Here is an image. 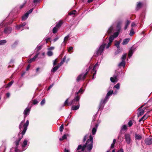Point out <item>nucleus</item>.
<instances>
[{"instance_id":"1","label":"nucleus","mask_w":152,"mask_h":152,"mask_svg":"<svg viewBox=\"0 0 152 152\" xmlns=\"http://www.w3.org/2000/svg\"><path fill=\"white\" fill-rule=\"evenodd\" d=\"M118 35V32H115L113 35H111L108 38L109 42L107 44L106 43H103L99 47V49L94 53V56H97L100 55L103 52L105 48H108L111 45L112 42L114 40L115 38L117 37Z\"/></svg>"},{"instance_id":"2","label":"nucleus","mask_w":152,"mask_h":152,"mask_svg":"<svg viewBox=\"0 0 152 152\" xmlns=\"http://www.w3.org/2000/svg\"><path fill=\"white\" fill-rule=\"evenodd\" d=\"M93 137L91 135L89 136V139H88L85 145H79L76 150V152H82L84 151L86 148H87L88 150L90 151L92 148L93 144Z\"/></svg>"},{"instance_id":"3","label":"nucleus","mask_w":152,"mask_h":152,"mask_svg":"<svg viewBox=\"0 0 152 152\" xmlns=\"http://www.w3.org/2000/svg\"><path fill=\"white\" fill-rule=\"evenodd\" d=\"M24 121V120L22 121L20 123L19 127L20 130H21V129L22 128V127L23 126L24 128L23 131H22L21 133L20 134H18L19 136L20 137L19 138L18 140H16L15 141L16 147L15 148V152H18V146L19 144V142L21 140V139L23 137V135L25 134L27 129V127L28 125L29 124V121L28 120H27L26 122V123L23 125V123Z\"/></svg>"},{"instance_id":"4","label":"nucleus","mask_w":152,"mask_h":152,"mask_svg":"<svg viewBox=\"0 0 152 152\" xmlns=\"http://www.w3.org/2000/svg\"><path fill=\"white\" fill-rule=\"evenodd\" d=\"M118 92L117 91H115L113 93V91H110L108 92L107 95L105 98L103 99H102L100 103L99 106V110H102L104 107V104L107 102L108 99L109 98V96L113 94L115 95Z\"/></svg>"},{"instance_id":"5","label":"nucleus","mask_w":152,"mask_h":152,"mask_svg":"<svg viewBox=\"0 0 152 152\" xmlns=\"http://www.w3.org/2000/svg\"><path fill=\"white\" fill-rule=\"evenodd\" d=\"M80 99V97L78 95H76L75 98L74 99H73L71 102L69 103L68 102L69 98L67 99L65 101L64 104L63 105V106H70L74 104H78L79 102V101Z\"/></svg>"},{"instance_id":"6","label":"nucleus","mask_w":152,"mask_h":152,"mask_svg":"<svg viewBox=\"0 0 152 152\" xmlns=\"http://www.w3.org/2000/svg\"><path fill=\"white\" fill-rule=\"evenodd\" d=\"M88 70L86 72L85 74L82 73L79 75L77 77V81H79L80 80H84L86 77V76L88 74Z\"/></svg>"},{"instance_id":"7","label":"nucleus","mask_w":152,"mask_h":152,"mask_svg":"<svg viewBox=\"0 0 152 152\" xmlns=\"http://www.w3.org/2000/svg\"><path fill=\"white\" fill-rule=\"evenodd\" d=\"M124 138L126 142L128 144H130L131 142V135L129 134H126L124 135Z\"/></svg>"},{"instance_id":"8","label":"nucleus","mask_w":152,"mask_h":152,"mask_svg":"<svg viewBox=\"0 0 152 152\" xmlns=\"http://www.w3.org/2000/svg\"><path fill=\"white\" fill-rule=\"evenodd\" d=\"M100 64V62L99 63L98 62H97L94 65V68H93V69L92 70V73H93V72H94L93 73V76L92 77V79H94V77L96 76V69L97 67H98L99 66V64Z\"/></svg>"},{"instance_id":"9","label":"nucleus","mask_w":152,"mask_h":152,"mask_svg":"<svg viewBox=\"0 0 152 152\" xmlns=\"http://www.w3.org/2000/svg\"><path fill=\"white\" fill-rule=\"evenodd\" d=\"M143 105L142 106L140 107L138 109V110L139 111L137 113L138 116V117H140L144 113L145 110V107H144L142 109H141V107H142L143 106Z\"/></svg>"},{"instance_id":"10","label":"nucleus","mask_w":152,"mask_h":152,"mask_svg":"<svg viewBox=\"0 0 152 152\" xmlns=\"http://www.w3.org/2000/svg\"><path fill=\"white\" fill-rule=\"evenodd\" d=\"M136 48L132 47L129 51L128 56L130 58L132 56L133 53L135 51Z\"/></svg>"},{"instance_id":"11","label":"nucleus","mask_w":152,"mask_h":152,"mask_svg":"<svg viewBox=\"0 0 152 152\" xmlns=\"http://www.w3.org/2000/svg\"><path fill=\"white\" fill-rule=\"evenodd\" d=\"M12 30V28L10 27H6L4 29V32L5 34H8L11 32Z\"/></svg>"},{"instance_id":"12","label":"nucleus","mask_w":152,"mask_h":152,"mask_svg":"<svg viewBox=\"0 0 152 152\" xmlns=\"http://www.w3.org/2000/svg\"><path fill=\"white\" fill-rule=\"evenodd\" d=\"M119 42H118L117 41H115V45L117 48V50L115 52L116 54L118 53L120 51Z\"/></svg>"},{"instance_id":"13","label":"nucleus","mask_w":152,"mask_h":152,"mask_svg":"<svg viewBox=\"0 0 152 152\" xmlns=\"http://www.w3.org/2000/svg\"><path fill=\"white\" fill-rule=\"evenodd\" d=\"M145 142L147 145H150L152 144V138H148L145 140Z\"/></svg>"},{"instance_id":"14","label":"nucleus","mask_w":152,"mask_h":152,"mask_svg":"<svg viewBox=\"0 0 152 152\" xmlns=\"http://www.w3.org/2000/svg\"><path fill=\"white\" fill-rule=\"evenodd\" d=\"M27 140H25L23 141V143L21 145V147L22 148V151L25 150L26 148V146L27 145Z\"/></svg>"},{"instance_id":"15","label":"nucleus","mask_w":152,"mask_h":152,"mask_svg":"<svg viewBox=\"0 0 152 152\" xmlns=\"http://www.w3.org/2000/svg\"><path fill=\"white\" fill-rule=\"evenodd\" d=\"M110 80L111 82L113 83L117 82L118 80V76L116 75H114L113 77H110Z\"/></svg>"},{"instance_id":"16","label":"nucleus","mask_w":152,"mask_h":152,"mask_svg":"<svg viewBox=\"0 0 152 152\" xmlns=\"http://www.w3.org/2000/svg\"><path fill=\"white\" fill-rule=\"evenodd\" d=\"M30 109L26 108L24 110L23 112L24 116V118H26L27 115L29 114Z\"/></svg>"},{"instance_id":"17","label":"nucleus","mask_w":152,"mask_h":152,"mask_svg":"<svg viewBox=\"0 0 152 152\" xmlns=\"http://www.w3.org/2000/svg\"><path fill=\"white\" fill-rule=\"evenodd\" d=\"M116 30L115 29V26H112L110 27L107 31V33L110 34L113 33Z\"/></svg>"},{"instance_id":"18","label":"nucleus","mask_w":152,"mask_h":152,"mask_svg":"<svg viewBox=\"0 0 152 152\" xmlns=\"http://www.w3.org/2000/svg\"><path fill=\"white\" fill-rule=\"evenodd\" d=\"M142 136L141 134H135V139L136 140H140L142 139Z\"/></svg>"},{"instance_id":"19","label":"nucleus","mask_w":152,"mask_h":152,"mask_svg":"<svg viewBox=\"0 0 152 152\" xmlns=\"http://www.w3.org/2000/svg\"><path fill=\"white\" fill-rule=\"evenodd\" d=\"M94 127L92 129V132L93 135H94L96 132L97 128L98 126V124H96L95 125H94Z\"/></svg>"},{"instance_id":"20","label":"nucleus","mask_w":152,"mask_h":152,"mask_svg":"<svg viewBox=\"0 0 152 152\" xmlns=\"http://www.w3.org/2000/svg\"><path fill=\"white\" fill-rule=\"evenodd\" d=\"M97 117V115H95L93 116V119L91 124V126H94V125H95L96 124H97L96 122H94L96 120V118Z\"/></svg>"},{"instance_id":"21","label":"nucleus","mask_w":152,"mask_h":152,"mask_svg":"<svg viewBox=\"0 0 152 152\" xmlns=\"http://www.w3.org/2000/svg\"><path fill=\"white\" fill-rule=\"evenodd\" d=\"M26 23L25 22H24L21 24H20L19 25L17 26H16L15 28L17 29H20L22 27H23L25 26L26 25Z\"/></svg>"},{"instance_id":"22","label":"nucleus","mask_w":152,"mask_h":152,"mask_svg":"<svg viewBox=\"0 0 152 152\" xmlns=\"http://www.w3.org/2000/svg\"><path fill=\"white\" fill-rule=\"evenodd\" d=\"M39 55V53H37L34 56L33 58H31L30 59V60H29L28 61V62L29 63H30L34 61H35V59Z\"/></svg>"},{"instance_id":"23","label":"nucleus","mask_w":152,"mask_h":152,"mask_svg":"<svg viewBox=\"0 0 152 152\" xmlns=\"http://www.w3.org/2000/svg\"><path fill=\"white\" fill-rule=\"evenodd\" d=\"M130 39L129 38L124 39L122 43V44L123 45H125L127 44L129 42Z\"/></svg>"},{"instance_id":"24","label":"nucleus","mask_w":152,"mask_h":152,"mask_svg":"<svg viewBox=\"0 0 152 152\" xmlns=\"http://www.w3.org/2000/svg\"><path fill=\"white\" fill-rule=\"evenodd\" d=\"M121 24L120 23H118L117 26L116 31H117L116 32H118V34L120 32V30H121Z\"/></svg>"},{"instance_id":"25","label":"nucleus","mask_w":152,"mask_h":152,"mask_svg":"<svg viewBox=\"0 0 152 152\" xmlns=\"http://www.w3.org/2000/svg\"><path fill=\"white\" fill-rule=\"evenodd\" d=\"M148 117V115L147 114L145 115L143 117H142L139 120V122H140L142 121H144L146 120Z\"/></svg>"},{"instance_id":"26","label":"nucleus","mask_w":152,"mask_h":152,"mask_svg":"<svg viewBox=\"0 0 152 152\" xmlns=\"http://www.w3.org/2000/svg\"><path fill=\"white\" fill-rule=\"evenodd\" d=\"M79 103H78L77 106H72V109L73 110H77L79 108Z\"/></svg>"},{"instance_id":"27","label":"nucleus","mask_w":152,"mask_h":152,"mask_svg":"<svg viewBox=\"0 0 152 152\" xmlns=\"http://www.w3.org/2000/svg\"><path fill=\"white\" fill-rule=\"evenodd\" d=\"M60 67V66L58 65V66L54 67L52 70V71L54 73Z\"/></svg>"},{"instance_id":"28","label":"nucleus","mask_w":152,"mask_h":152,"mask_svg":"<svg viewBox=\"0 0 152 152\" xmlns=\"http://www.w3.org/2000/svg\"><path fill=\"white\" fill-rule=\"evenodd\" d=\"M28 16V14L26 13L22 16V20H25L27 18Z\"/></svg>"},{"instance_id":"29","label":"nucleus","mask_w":152,"mask_h":152,"mask_svg":"<svg viewBox=\"0 0 152 152\" xmlns=\"http://www.w3.org/2000/svg\"><path fill=\"white\" fill-rule=\"evenodd\" d=\"M125 65V61H122L119 63L118 64L119 67L121 66H124Z\"/></svg>"},{"instance_id":"30","label":"nucleus","mask_w":152,"mask_h":152,"mask_svg":"<svg viewBox=\"0 0 152 152\" xmlns=\"http://www.w3.org/2000/svg\"><path fill=\"white\" fill-rule=\"evenodd\" d=\"M66 58V56H65L63 58L62 60L60 62V63L59 64V65L60 66H61L62 65L64 62L65 61V60Z\"/></svg>"},{"instance_id":"31","label":"nucleus","mask_w":152,"mask_h":152,"mask_svg":"<svg viewBox=\"0 0 152 152\" xmlns=\"http://www.w3.org/2000/svg\"><path fill=\"white\" fill-rule=\"evenodd\" d=\"M130 21L129 20H127L126 22L125 26L124 27V29L126 30L128 27V26L129 25L130 23Z\"/></svg>"},{"instance_id":"32","label":"nucleus","mask_w":152,"mask_h":152,"mask_svg":"<svg viewBox=\"0 0 152 152\" xmlns=\"http://www.w3.org/2000/svg\"><path fill=\"white\" fill-rule=\"evenodd\" d=\"M14 82V81H11L9 83H8V84H7L6 85V88H9L10 87L11 85Z\"/></svg>"},{"instance_id":"33","label":"nucleus","mask_w":152,"mask_h":152,"mask_svg":"<svg viewBox=\"0 0 152 152\" xmlns=\"http://www.w3.org/2000/svg\"><path fill=\"white\" fill-rule=\"evenodd\" d=\"M7 42V41L5 39L0 41V45H3Z\"/></svg>"},{"instance_id":"34","label":"nucleus","mask_w":152,"mask_h":152,"mask_svg":"<svg viewBox=\"0 0 152 152\" xmlns=\"http://www.w3.org/2000/svg\"><path fill=\"white\" fill-rule=\"evenodd\" d=\"M70 36L69 34L67 35V36L65 37L64 39V40H65L66 42L68 40H69V37Z\"/></svg>"},{"instance_id":"35","label":"nucleus","mask_w":152,"mask_h":152,"mask_svg":"<svg viewBox=\"0 0 152 152\" xmlns=\"http://www.w3.org/2000/svg\"><path fill=\"white\" fill-rule=\"evenodd\" d=\"M116 140L115 139H114L113 140V143L112 144L111 146V148H113L114 147V145L116 142Z\"/></svg>"},{"instance_id":"36","label":"nucleus","mask_w":152,"mask_h":152,"mask_svg":"<svg viewBox=\"0 0 152 152\" xmlns=\"http://www.w3.org/2000/svg\"><path fill=\"white\" fill-rule=\"evenodd\" d=\"M126 54H123L121 58L122 61H125V59L126 58Z\"/></svg>"},{"instance_id":"37","label":"nucleus","mask_w":152,"mask_h":152,"mask_svg":"<svg viewBox=\"0 0 152 152\" xmlns=\"http://www.w3.org/2000/svg\"><path fill=\"white\" fill-rule=\"evenodd\" d=\"M67 138V135L66 134H64L62 137V138H60L59 140L61 141L63 140L64 139H66Z\"/></svg>"},{"instance_id":"38","label":"nucleus","mask_w":152,"mask_h":152,"mask_svg":"<svg viewBox=\"0 0 152 152\" xmlns=\"http://www.w3.org/2000/svg\"><path fill=\"white\" fill-rule=\"evenodd\" d=\"M120 84L119 83H118L117 84L114 86V87L116 88L117 90H118L120 88Z\"/></svg>"},{"instance_id":"39","label":"nucleus","mask_w":152,"mask_h":152,"mask_svg":"<svg viewBox=\"0 0 152 152\" xmlns=\"http://www.w3.org/2000/svg\"><path fill=\"white\" fill-rule=\"evenodd\" d=\"M62 23V21H60L59 22H58V23H57L56 26V27L57 28H59L61 26V25Z\"/></svg>"},{"instance_id":"40","label":"nucleus","mask_w":152,"mask_h":152,"mask_svg":"<svg viewBox=\"0 0 152 152\" xmlns=\"http://www.w3.org/2000/svg\"><path fill=\"white\" fill-rule=\"evenodd\" d=\"M47 55L49 56H51L53 55V53L50 51H48L47 52Z\"/></svg>"},{"instance_id":"41","label":"nucleus","mask_w":152,"mask_h":152,"mask_svg":"<svg viewBox=\"0 0 152 152\" xmlns=\"http://www.w3.org/2000/svg\"><path fill=\"white\" fill-rule=\"evenodd\" d=\"M134 34V32L133 30V28H132L130 30V33L129 34V35L131 36H132L133 35V34Z\"/></svg>"},{"instance_id":"42","label":"nucleus","mask_w":152,"mask_h":152,"mask_svg":"<svg viewBox=\"0 0 152 152\" xmlns=\"http://www.w3.org/2000/svg\"><path fill=\"white\" fill-rule=\"evenodd\" d=\"M142 5V4L140 2H137V9H139L140 8Z\"/></svg>"},{"instance_id":"43","label":"nucleus","mask_w":152,"mask_h":152,"mask_svg":"<svg viewBox=\"0 0 152 152\" xmlns=\"http://www.w3.org/2000/svg\"><path fill=\"white\" fill-rule=\"evenodd\" d=\"M76 12V11L75 10H73L69 13V15H75V14Z\"/></svg>"},{"instance_id":"44","label":"nucleus","mask_w":152,"mask_h":152,"mask_svg":"<svg viewBox=\"0 0 152 152\" xmlns=\"http://www.w3.org/2000/svg\"><path fill=\"white\" fill-rule=\"evenodd\" d=\"M58 31V28L56 27H54L53 29V33L54 34L56 33Z\"/></svg>"},{"instance_id":"45","label":"nucleus","mask_w":152,"mask_h":152,"mask_svg":"<svg viewBox=\"0 0 152 152\" xmlns=\"http://www.w3.org/2000/svg\"><path fill=\"white\" fill-rule=\"evenodd\" d=\"M18 41H16L12 45V46L13 48H14L16 46L18 45Z\"/></svg>"},{"instance_id":"46","label":"nucleus","mask_w":152,"mask_h":152,"mask_svg":"<svg viewBox=\"0 0 152 152\" xmlns=\"http://www.w3.org/2000/svg\"><path fill=\"white\" fill-rule=\"evenodd\" d=\"M127 129V126L126 125H123L121 128V130H125Z\"/></svg>"},{"instance_id":"47","label":"nucleus","mask_w":152,"mask_h":152,"mask_svg":"<svg viewBox=\"0 0 152 152\" xmlns=\"http://www.w3.org/2000/svg\"><path fill=\"white\" fill-rule=\"evenodd\" d=\"M67 42L65 40H64V41L62 43L61 45L62 47H65L66 45Z\"/></svg>"},{"instance_id":"48","label":"nucleus","mask_w":152,"mask_h":152,"mask_svg":"<svg viewBox=\"0 0 152 152\" xmlns=\"http://www.w3.org/2000/svg\"><path fill=\"white\" fill-rule=\"evenodd\" d=\"M64 129V126L63 124H62L61 125V126H60L59 128L60 131L61 132H62Z\"/></svg>"},{"instance_id":"49","label":"nucleus","mask_w":152,"mask_h":152,"mask_svg":"<svg viewBox=\"0 0 152 152\" xmlns=\"http://www.w3.org/2000/svg\"><path fill=\"white\" fill-rule=\"evenodd\" d=\"M133 124V123L132 122V121L131 120L129 121V122L128 123V125L129 127L131 126Z\"/></svg>"},{"instance_id":"50","label":"nucleus","mask_w":152,"mask_h":152,"mask_svg":"<svg viewBox=\"0 0 152 152\" xmlns=\"http://www.w3.org/2000/svg\"><path fill=\"white\" fill-rule=\"evenodd\" d=\"M45 99H43L41 101L40 104L41 105H43L45 103Z\"/></svg>"},{"instance_id":"51","label":"nucleus","mask_w":152,"mask_h":152,"mask_svg":"<svg viewBox=\"0 0 152 152\" xmlns=\"http://www.w3.org/2000/svg\"><path fill=\"white\" fill-rule=\"evenodd\" d=\"M26 2H27V1H24V3H23V4H22V5H21L20 6V9H22V8H23V7H24V5H25L26 4Z\"/></svg>"},{"instance_id":"52","label":"nucleus","mask_w":152,"mask_h":152,"mask_svg":"<svg viewBox=\"0 0 152 152\" xmlns=\"http://www.w3.org/2000/svg\"><path fill=\"white\" fill-rule=\"evenodd\" d=\"M33 10V8H32V9H31L30 10H29L26 13H27L28 14V15H29L31 13Z\"/></svg>"},{"instance_id":"53","label":"nucleus","mask_w":152,"mask_h":152,"mask_svg":"<svg viewBox=\"0 0 152 152\" xmlns=\"http://www.w3.org/2000/svg\"><path fill=\"white\" fill-rule=\"evenodd\" d=\"M83 92V89H82V88H80V90L78 91V92H77L76 93V94L77 95H78L77 94L80 93H82Z\"/></svg>"},{"instance_id":"54","label":"nucleus","mask_w":152,"mask_h":152,"mask_svg":"<svg viewBox=\"0 0 152 152\" xmlns=\"http://www.w3.org/2000/svg\"><path fill=\"white\" fill-rule=\"evenodd\" d=\"M38 103V102L36 100L34 99L33 101V104H37Z\"/></svg>"},{"instance_id":"55","label":"nucleus","mask_w":152,"mask_h":152,"mask_svg":"<svg viewBox=\"0 0 152 152\" xmlns=\"http://www.w3.org/2000/svg\"><path fill=\"white\" fill-rule=\"evenodd\" d=\"M59 38V37L56 36V37L53 39V41L54 42H56L57 40Z\"/></svg>"},{"instance_id":"56","label":"nucleus","mask_w":152,"mask_h":152,"mask_svg":"<svg viewBox=\"0 0 152 152\" xmlns=\"http://www.w3.org/2000/svg\"><path fill=\"white\" fill-rule=\"evenodd\" d=\"M54 49V47H51L48 48V50L50 51L51 50H53Z\"/></svg>"},{"instance_id":"57","label":"nucleus","mask_w":152,"mask_h":152,"mask_svg":"<svg viewBox=\"0 0 152 152\" xmlns=\"http://www.w3.org/2000/svg\"><path fill=\"white\" fill-rule=\"evenodd\" d=\"M73 49V47H69V49L68 50V51L69 52L71 50H72Z\"/></svg>"},{"instance_id":"58","label":"nucleus","mask_w":152,"mask_h":152,"mask_svg":"<svg viewBox=\"0 0 152 152\" xmlns=\"http://www.w3.org/2000/svg\"><path fill=\"white\" fill-rule=\"evenodd\" d=\"M57 63V59H56L53 61V64L54 65H55Z\"/></svg>"},{"instance_id":"59","label":"nucleus","mask_w":152,"mask_h":152,"mask_svg":"<svg viewBox=\"0 0 152 152\" xmlns=\"http://www.w3.org/2000/svg\"><path fill=\"white\" fill-rule=\"evenodd\" d=\"M87 136H88V135H86L84 137L83 139V142H85L86 141V140L87 139Z\"/></svg>"},{"instance_id":"60","label":"nucleus","mask_w":152,"mask_h":152,"mask_svg":"<svg viewBox=\"0 0 152 152\" xmlns=\"http://www.w3.org/2000/svg\"><path fill=\"white\" fill-rule=\"evenodd\" d=\"M53 86V84L51 85L48 88V90H49Z\"/></svg>"},{"instance_id":"61","label":"nucleus","mask_w":152,"mask_h":152,"mask_svg":"<svg viewBox=\"0 0 152 152\" xmlns=\"http://www.w3.org/2000/svg\"><path fill=\"white\" fill-rule=\"evenodd\" d=\"M40 0H33V2L34 3L39 2Z\"/></svg>"},{"instance_id":"62","label":"nucleus","mask_w":152,"mask_h":152,"mask_svg":"<svg viewBox=\"0 0 152 152\" xmlns=\"http://www.w3.org/2000/svg\"><path fill=\"white\" fill-rule=\"evenodd\" d=\"M117 152H124V150L123 149L121 148Z\"/></svg>"},{"instance_id":"63","label":"nucleus","mask_w":152,"mask_h":152,"mask_svg":"<svg viewBox=\"0 0 152 152\" xmlns=\"http://www.w3.org/2000/svg\"><path fill=\"white\" fill-rule=\"evenodd\" d=\"M30 67V65H29V64L28 65V66L27 67V68H26V71L28 70Z\"/></svg>"},{"instance_id":"64","label":"nucleus","mask_w":152,"mask_h":152,"mask_svg":"<svg viewBox=\"0 0 152 152\" xmlns=\"http://www.w3.org/2000/svg\"><path fill=\"white\" fill-rule=\"evenodd\" d=\"M7 96V97H9L10 96V94L9 93H7L6 94Z\"/></svg>"}]
</instances>
